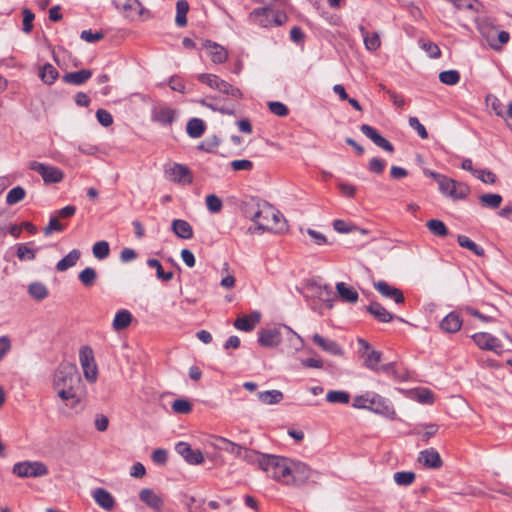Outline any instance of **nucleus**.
Segmentation results:
<instances>
[{
    "label": "nucleus",
    "mask_w": 512,
    "mask_h": 512,
    "mask_svg": "<svg viewBox=\"0 0 512 512\" xmlns=\"http://www.w3.org/2000/svg\"><path fill=\"white\" fill-rule=\"evenodd\" d=\"M79 360L87 381L93 383L97 380L98 369L95 363L93 350L89 346H83L79 350Z\"/></svg>",
    "instance_id": "6e6552de"
},
{
    "label": "nucleus",
    "mask_w": 512,
    "mask_h": 512,
    "mask_svg": "<svg viewBox=\"0 0 512 512\" xmlns=\"http://www.w3.org/2000/svg\"><path fill=\"white\" fill-rule=\"evenodd\" d=\"M268 107L269 110L276 116L285 117L289 113L287 106L278 101L269 102Z\"/></svg>",
    "instance_id": "0e129e2a"
},
{
    "label": "nucleus",
    "mask_w": 512,
    "mask_h": 512,
    "mask_svg": "<svg viewBox=\"0 0 512 512\" xmlns=\"http://www.w3.org/2000/svg\"><path fill=\"white\" fill-rule=\"evenodd\" d=\"M206 206L211 213H218L223 207L222 200L215 194L206 196Z\"/></svg>",
    "instance_id": "13d9d810"
},
{
    "label": "nucleus",
    "mask_w": 512,
    "mask_h": 512,
    "mask_svg": "<svg viewBox=\"0 0 512 512\" xmlns=\"http://www.w3.org/2000/svg\"><path fill=\"white\" fill-rule=\"evenodd\" d=\"M462 326V319L459 314L455 312L449 313L441 322V328L445 332L455 333L460 330Z\"/></svg>",
    "instance_id": "c756f323"
},
{
    "label": "nucleus",
    "mask_w": 512,
    "mask_h": 512,
    "mask_svg": "<svg viewBox=\"0 0 512 512\" xmlns=\"http://www.w3.org/2000/svg\"><path fill=\"white\" fill-rule=\"evenodd\" d=\"M81 252L78 249L71 250L65 257H63L56 265V269L60 272L66 271L76 265L80 259Z\"/></svg>",
    "instance_id": "473e14b6"
},
{
    "label": "nucleus",
    "mask_w": 512,
    "mask_h": 512,
    "mask_svg": "<svg viewBox=\"0 0 512 512\" xmlns=\"http://www.w3.org/2000/svg\"><path fill=\"white\" fill-rule=\"evenodd\" d=\"M92 252L95 258L103 260L109 256L110 246L107 241H98L92 247Z\"/></svg>",
    "instance_id": "8fccbe9b"
},
{
    "label": "nucleus",
    "mask_w": 512,
    "mask_h": 512,
    "mask_svg": "<svg viewBox=\"0 0 512 512\" xmlns=\"http://www.w3.org/2000/svg\"><path fill=\"white\" fill-rule=\"evenodd\" d=\"M81 386H72L71 388L62 389L57 391V396L65 404V406L74 409L81 402Z\"/></svg>",
    "instance_id": "412c9836"
},
{
    "label": "nucleus",
    "mask_w": 512,
    "mask_h": 512,
    "mask_svg": "<svg viewBox=\"0 0 512 512\" xmlns=\"http://www.w3.org/2000/svg\"><path fill=\"white\" fill-rule=\"evenodd\" d=\"M284 331L289 335V342L291 347L295 351H299L304 347V340L300 335H298L295 331H293L290 327L284 326Z\"/></svg>",
    "instance_id": "4d7b16f0"
},
{
    "label": "nucleus",
    "mask_w": 512,
    "mask_h": 512,
    "mask_svg": "<svg viewBox=\"0 0 512 512\" xmlns=\"http://www.w3.org/2000/svg\"><path fill=\"white\" fill-rule=\"evenodd\" d=\"M367 311L380 322L387 323L393 319V315L378 302H371Z\"/></svg>",
    "instance_id": "c85d7f7f"
},
{
    "label": "nucleus",
    "mask_w": 512,
    "mask_h": 512,
    "mask_svg": "<svg viewBox=\"0 0 512 512\" xmlns=\"http://www.w3.org/2000/svg\"><path fill=\"white\" fill-rule=\"evenodd\" d=\"M140 500L154 511H161L164 501L160 495L152 489L144 488L139 493Z\"/></svg>",
    "instance_id": "b1692460"
},
{
    "label": "nucleus",
    "mask_w": 512,
    "mask_h": 512,
    "mask_svg": "<svg viewBox=\"0 0 512 512\" xmlns=\"http://www.w3.org/2000/svg\"><path fill=\"white\" fill-rule=\"evenodd\" d=\"M439 80L445 85H456L460 81V74L457 70L442 71L439 74Z\"/></svg>",
    "instance_id": "864d4df0"
},
{
    "label": "nucleus",
    "mask_w": 512,
    "mask_h": 512,
    "mask_svg": "<svg viewBox=\"0 0 512 512\" xmlns=\"http://www.w3.org/2000/svg\"><path fill=\"white\" fill-rule=\"evenodd\" d=\"M362 357L364 358V366L372 371H375L380 365L382 354L379 351L370 350Z\"/></svg>",
    "instance_id": "a19ab883"
},
{
    "label": "nucleus",
    "mask_w": 512,
    "mask_h": 512,
    "mask_svg": "<svg viewBox=\"0 0 512 512\" xmlns=\"http://www.w3.org/2000/svg\"><path fill=\"white\" fill-rule=\"evenodd\" d=\"M112 2L116 9L131 21L139 19L145 11L138 0H112Z\"/></svg>",
    "instance_id": "f8f14e48"
},
{
    "label": "nucleus",
    "mask_w": 512,
    "mask_h": 512,
    "mask_svg": "<svg viewBox=\"0 0 512 512\" xmlns=\"http://www.w3.org/2000/svg\"><path fill=\"white\" fill-rule=\"evenodd\" d=\"M176 452L191 465H199L204 462V456L200 450H193L186 442H179L175 446Z\"/></svg>",
    "instance_id": "dca6fc26"
},
{
    "label": "nucleus",
    "mask_w": 512,
    "mask_h": 512,
    "mask_svg": "<svg viewBox=\"0 0 512 512\" xmlns=\"http://www.w3.org/2000/svg\"><path fill=\"white\" fill-rule=\"evenodd\" d=\"M373 286L384 298L391 299L397 304L404 302L402 291L389 283L385 281H375L373 282Z\"/></svg>",
    "instance_id": "aec40b11"
},
{
    "label": "nucleus",
    "mask_w": 512,
    "mask_h": 512,
    "mask_svg": "<svg viewBox=\"0 0 512 512\" xmlns=\"http://www.w3.org/2000/svg\"><path fill=\"white\" fill-rule=\"evenodd\" d=\"M165 175L170 181L182 185L191 184L193 181L190 169L183 164L174 163L170 165L166 168Z\"/></svg>",
    "instance_id": "ddd939ff"
},
{
    "label": "nucleus",
    "mask_w": 512,
    "mask_h": 512,
    "mask_svg": "<svg viewBox=\"0 0 512 512\" xmlns=\"http://www.w3.org/2000/svg\"><path fill=\"white\" fill-rule=\"evenodd\" d=\"M186 131L191 138H199L205 131V123L202 119L192 118L187 123Z\"/></svg>",
    "instance_id": "f704fd0d"
},
{
    "label": "nucleus",
    "mask_w": 512,
    "mask_h": 512,
    "mask_svg": "<svg viewBox=\"0 0 512 512\" xmlns=\"http://www.w3.org/2000/svg\"><path fill=\"white\" fill-rule=\"evenodd\" d=\"M96 118L98 122L104 127H109L113 124L112 115L105 109H98L96 112Z\"/></svg>",
    "instance_id": "774afa93"
},
{
    "label": "nucleus",
    "mask_w": 512,
    "mask_h": 512,
    "mask_svg": "<svg viewBox=\"0 0 512 512\" xmlns=\"http://www.w3.org/2000/svg\"><path fill=\"white\" fill-rule=\"evenodd\" d=\"M267 456L268 454H262L255 450L244 448L241 458L246 460L248 463L256 464L261 469L262 463L265 462Z\"/></svg>",
    "instance_id": "e433bc0d"
},
{
    "label": "nucleus",
    "mask_w": 512,
    "mask_h": 512,
    "mask_svg": "<svg viewBox=\"0 0 512 512\" xmlns=\"http://www.w3.org/2000/svg\"><path fill=\"white\" fill-rule=\"evenodd\" d=\"M147 265L156 270L157 278H159L163 281H170L173 279V276H174L173 272L172 271L165 272L163 270V267H162L160 261H158L157 259H148Z\"/></svg>",
    "instance_id": "49530a36"
},
{
    "label": "nucleus",
    "mask_w": 512,
    "mask_h": 512,
    "mask_svg": "<svg viewBox=\"0 0 512 512\" xmlns=\"http://www.w3.org/2000/svg\"><path fill=\"white\" fill-rule=\"evenodd\" d=\"M417 461L428 469H439L443 465L440 454L434 448L420 451Z\"/></svg>",
    "instance_id": "6ab92c4d"
},
{
    "label": "nucleus",
    "mask_w": 512,
    "mask_h": 512,
    "mask_svg": "<svg viewBox=\"0 0 512 512\" xmlns=\"http://www.w3.org/2000/svg\"><path fill=\"white\" fill-rule=\"evenodd\" d=\"M486 104L495 112L497 116L504 117L505 107L496 96L488 95L486 97Z\"/></svg>",
    "instance_id": "6e6d98bb"
},
{
    "label": "nucleus",
    "mask_w": 512,
    "mask_h": 512,
    "mask_svg": "<svg viewBox=\"0 0 512 512\" xmlns=\"http://www.w3.org/2000/svg\"><path fill=\"white\" fill-rule=\"evenodd\" d=\"M457 241L461 247L468 249L469 251L473 252L475 255L484 256V254H485L484 249L481 246L477 245L469 237H467L465 235H459L457 238Z\"/></svg>",
    "instance_id": "c03bdc74"
},
{
    "label": "nucleus",
    "mask_w": 512,
    "mask_h": 512,
    "mask_svg": "<svg viewBox=\"0 0 512 512\" xmlns=\"http://www.w3.org/2000/svg\"><path fill=\"white\" fill-rule=\"evenodd\" d=\"M258 399L268 405H274L282 401L283 393L279 390H269L264 392H259L257 394Z\"/></svg>",
    "instance_id": "4c0bfd02"
},
{
    "label": "nucleus",
    "mask_w": 512,
    "mask_h": 512,
    "mask_svg": "<svg viewBox=\"0 0 512 512\" xmlns=\"http://www.w3.org/2000/svg\"><path fill=\"white\" fill-rule=\"evenodd\" d=\"M352 406L357 409H366L384 416H393L395 411L387 400L374 392H366L353 399Z\"/></svg>",
    "instance_id": "7ed1b4c3"
},
{
    "label": "nucleus",
    "mask_w": 512,
    "mask_h": 512,
    "mask_svg": "<svg viewBox=\"0 0 512 512\" xmlns=\"http://www.w3.org/2000/svg\"><path fill=\"white\" fill-rule=\"evenodd\" d=\"M457 9L477 11L479 3L477 0H449Z\"/></svg>",
    "instance_id": "680f3d73"
},
{
    "label": "nucleus",
    "mask_w": 512,
    "mask_h": 512,
    "mask_svg": "<svg viewBox=\"0 0 512 512\" xmlns=\"http://www.w3.org/2000/svg\"><path fill=\"white\" fill-rule=\"evenodd\" d=\"M502 200V196L496 193H487L479 196V201L482 206L491 209L498 208L501 205Z\"/></svg>",
    "instance_id": "79ce46f5"
},
{
    "label": "nucleus",
    "mask_w": 512,
    "mask_h": 512,
    "mask_svg": "<svg viewBox=\"0 0 512 512\" xmlns=\"http://www.w3.org/2000/svg\"><path fill=\"white\" fill-rule=\"evenodd\" d=\"M26 196V191L21 186L12 188L6 195V203L8 205H15L22 201Z\"/></svg>",
    "instance_id": "de8ad7c7"
},
{
    "label": "nucleus",
    "mask_w": 512,
    "mask_h": 512,
    "mask_svg": "<svg viewBox=\"0 0 512 512\" xmlns=\"http://www.w3.org/2000/svg\"><path fill=\"white\" fill-rule=\"evenodd\" d=\"M304 296L307 298H316L322 302L328 303L332 307L331 301L334 294L332 288L328 285H321L316 281H308L304 288Z\"/></svg>",
    "instance_id": "9b49d317"
},
{
    "label": "nucleus",
    "mask_w": 512,
    "mask_h": 512,
    "mask_svg": "<svg viewBox=\"0 0 512 512\" xmlns=\"http://www.w3.org/2000/svg\"><path fill=\"white\" fill-rule=\"evenodd\" d=\"M92 76V71L89 69H82L75 72L66 73L63 76V81L72 85H81L85 83Z\"/></svg>",
    "instance_id": "cd10ccee"
},
{
    "label": "nucleus",
    "mask_w": 512,
    "mask_h": 512,
    "mask_svg": "<svg viewBox=\"0 0 512 512\" xmlns=\"http://www.w3.org/2000/svg\"><path fill=\"white\" fill-rule=\"evenodd\" d=\"M94 501L104 510L110 511L115 506L112 494L104 488H96L92 493Z\"/></svg>",
    "instance_id": "a878e982"
},
{
    "label": "nucleus",
    "mask_w": 512,
    "mask_h": 512,
    "mask_svg": "<svg viewBox=\"0 0 512 512\" xmlns=\"http://www.w3.org/2000/svg\"><path fill=\"white\" fill-rule=\"evenodd\" d=\"M22 15H23V31L25 33H30L32 31V28H33V24L32 23H33V20L35 18V15L28 8H24L23 9Z\"/></svg>",
    "instance_id": "338daca9"
},
{
    "label": "nucleus",
    "mask_w": 512,
    "mask_h": 512,
    "mask_svg": "<svg viewBox=\"0 0 512 512\" xmlns=\"http://www.w3.org/2000/svg\"><path fill=\"white\" fill-rule=\"evenodd\" d=\"M364 39V45L369 51H376L380 47V38L377 33L369 35L363 26L359 27Z\"/></svg>",
    "instance_id": "ea45409f"
},
{
    "label": "nucleus",
    "mask_w": 512,
    "mask_h": 512,
    "mask_svg": "<svg viewBox=\"0 0 512 512\" xmlns=\"http://www.w3.org/2000/svg\"><path fill=\"white\" fill-rule=\"evenodd\" d=\"M176 18L175 22L179 27H184L187 24V13L189 11V4L185 0H179L176 3Z\"/></svg>",
    "instance_id": "37998d69"
},
{
    "label": "nucleus",
    "mask_w": 512,
    "mask_h": 512,
    "mask_svg": "<svg viewBox=\"0 0 512 512\" xmlns=\"http://www.w3.org/2000/svg\"><path fill=\"white\" fill-rule=\"evenodd\" d=\"M336 291L342 301L348 303H355L358 300V292L351 286H348L344 282H338L336 284Z\"/></svg>",
    "instance_id": "7c9ffc66"
},
{
    "label": "nucleus",
    "mask_w": 512,
    "mask_h": 512,
    "mask_svg": "<svg viewBox=\"0 0 512 512\" xmlns=\"http://www.w3.org/2000/svg\"><path fill=\"white\" fill-rule=\"evenodd\" d=\"M29 295L37 301H42L48 297L49 291L45 284L41 282H33L28 287Z\"/></svg>",
    "instance_id": "c9c22d12"
},
{
    "label": "nucleus",
    "mask_w": 512,
    "mask_h": 512,
    "mask_svg": "<svg viewBox=\"0 0 512 512\" xmlns=\"http://www.w3.org/2000/svg\"><path fill=\"white\" fill-rule=\"evenodd\" d=\"M438 186L442 194L454 200L464 199L469 193V187L466 184L457 182L447 176L443 178Z\"/></svg>",
    "instance_id": "1a4fd4ad"
},
{
    "label": "nucleus",
    "mask_w": 512,
    "mask_h": 512,
    "mask_svg": "<svg viewBox=\"0 0 512 512\" xmlns=\"http://www.w3.org/2000/svg\"><path fill=\"white\" fill-rule=\"evenodd\" d=\"M216 90H218L219 92H221L225 95H229L234 99H240L242 97V93H241L240 89L232 86L230 83H228L227 81H225L221 78L218 82Z\"/></svg>",
    "instance_id": "a18cd8bd"
},
{
    "label": "nucleus",
    "mask_w": 512,
    "mask_h": 512,
    "mask_svg": "<svg viewBox=\"0 0 512 512\" xmlns=\"http://www.w3.org/2000/svg\"><path fill=\"white\" fill-rule=\"evenodd\" d=\"M472 339L482 350L493 351L497 354L502 352V344L500 340L487 332L475 333L472 335Z\"/></svg>",
    "instance_id": "4468645a"
},
{
    "label": "nucleus",
    "mask_w": 512,
    "mask_h": 512,
    "mask_svg": "<svg viewBox=\"0 0 512 512\" xmlns=\"http://www.w3.org/2000/svg\"><path fill=\"white\" fill-rule=\"evenodd\" d=\"M172 410L176 414H189L192 411V404L189 400L180 398L172 403Z\"/></svg>",
    "instance_id": "5fc2aeb1"
},
{
    "label": "nucleus",
    "mask_w": 512,
    "mask_h": 512,
    "mask_svg": "<svg viewBox=\"0 0 512 512\" xmlns=\"http://www.w3.org/2000/svg\"><path fill=\"white\" fill-rule=\"evenodd\" d=\"M477 22L478 30L489 47L495 51H501L510 40V34L507 31H499L488 19L477 20Z\"/></svg>",
    "instance_id": "39448f33"
},
{
    "label": "nucleus",
    "mask_w": 512,
    "mask_h": 512,
    "mask_svg": "<svg viewBox=\"0 0 512 512\" xmlns=\"http://www.w3.org/2000/svg\"><path fill=\"white\" fill-rule=\"evenodd\" d=\"M13 473L21 478H36L48 474L47 466L40 461H23L13 466Z\"/></svg>",
    "instance_id": "0eeeda50"
},
{
    "label": "nucleus",
    "mask_w": 512,
    "mask_h": 512,
    "mask_svg": "<svg viewBox=\"0 0 512 512\" xmlns=\"http://www.w3.org/2000/svg\"><path fill=\"white\" fill-rule=\"evenodd\" d=\"M17 257L21 261L34 260L36 257V251L27 247L25 244H19L17 247Z\"/></svg>",
    "instance_id": "bf43d9fd"
},
{
    "label": "nucleus",
    "mask_w": 512,
    "mask_h": 512,
    "mask_svg": "<svg viewBox=\"0 0 512 512\" xmlns=\"http://www.w3.org/2000/svg\"><path fill=\"white\" fill-rule=\"evenodd\" d=\"M197 79H198L201 83H203V84H205V85H207V86H209L210 88L215 89V90H216L217 85H218V82H219V80H220V78H219L217 75H215V74H209V73L199 74V75L197 76Z\"/></svg>",
    "instance_id": "e2e57ef3"
},
{
    "label": "nucleus",
    "mask_w": 512,
    "mask_h": 512,
    "mask_svg": "<svg viewBox=\"0 0 512 512\" xmlns=\"http://www.w3.org/2000/svg\"><path fill=\"white\" fill-rule=\"evenodd\" d=\"M261 314L257 311L249 314L238 317L234 321V327L237 330L249 332L255 328V326L260 321Z\"/></svg>",
    "instance_id": "393cba45"
},
{
    "label": "nucleus",
    "mask_w": 512,
    "mask_h": 512,
    "mask_svg": "<svg viewBox=\"0 0 512 512\" xmlns=\"http://www.w3.org/2000/svg\"><path fill=\"white\" fill-rule=\"evenodd\" d=\"M360 131L369 138L375 145L382 148L383 150L392 153L394 151L393 145L384 138L378 131L368 124H362Z\"/></svg>",
    "instance_id": "a211bd4d"
},
{
    "label": "nucleus",
    "mask_w": 512,
    "mask_h": 512,
    "mask_svg": "<svg viewBox=\"0 0 512 512\" xmlns=\"http://www.w3.org/2000/svg\"><path fill=\"white\" fill-rule=\"evenodd\" d=\"M29 168L40 174L46 184L59 183L64 178V173L61 169L48 164L32 161L29 164Z\"/></svg>",
    "instance_id": "9d476101"
},
{
    "label": "nucleus",
    "mask_w": 512,
    "mask_h": 512,
    "mask_svg": "<svg viewBox=\"0 0 512 512\" xmlns=\"http://www.w3.org/2000/svg\"><path fill=\"white\" fill-rule=\"evenodd\" d=\"M203 48L207 51V54L214 64H223L228 59L229 54L226 48L216 42L205 40L203 42Z\"/></svg>",
    "instance_id": "f3484780"
},
{
    "label": "nucleus",
    "mask_w": 512,
    "mask_h": 512,
    "mask_svg": "<svg viewBox=\"0 0 512 512\" xmlns=\"http://www.w3.org/2000/svg\"><path fill=\"white\" fill-rule=\"evenodd\" d=\"M326 400L329 403L347 404L350 400V395L346 391L331 390L327 393Z\"/></svg>",
    "instance_id": "3c124183"
},
{
    "label": "nucleus",
    "mask_w": 512,
    "mask_h": 512,
    "mask_svg": "<svg viewBox=\"0 0 512 512\" xmlns=\"http://www.w3.org/2000/svg\"><path fill=\"white\" fill-rule=\"evenodd\" d=\"M78 278L84 286L90 287L95 283L97 279V273L95 269L86 267L79 273Z\"/></svg>",
    "instance_id": "603ef678"
},
{
    "label": "nucleus",
    "mask_w": 512,
    "mask_h": 512,
    "mask_svg": "<svg viewBox=\"0 0 512 512\" xmlns=\"http://www.w3.org/2000/svg\"><path fill=\"white\" fill-rule=\"evenodd\" d=\"M244 213L247 218L256 223L259 230L282 232L286 229L282 214L267 202L247 203Z\"/></svg>",
    "instance_id": "f03ea898"
},
{
    "label": "nucleus",
    "mask_w": 512,
    "mask_h": 512,
    "mask_svg": "<svg viewBox=\"0 0 512 512\" xmlns=\"http://www.w3.org/2000/svg\"><path fill=\"white\" fill-rule=\"evenodd\" d=\"M176 114V110L168 106H158L153 108L151 118L154 122L166 126L173 123Z\"/></svg>",
    "instance_id": "4be33fe9"
},
{
    "label": "nucleus",
    "mask_w": 512,
    "mask_h": 512,
    "mask_svg": "<svg viewBox=\"0 0 512 512\" xmlns=\"http://www.w3.org/2000/svg\"><path fill=\"white\" fill-rule=\"evenodd\" d=\"M132 322V314L126 309L119 310L112 322V327L115 331L126 329Z\"/></svg>",
    "instance_id": "2f4dec72"
},
{
    "label": "nucleus",
    "mask_w": 512,
    "mask_h": 512,
    "mask_svg": "<svg viewBox=\"0 0 512 512\" xmlns=\"http://www.w3.org/2000/svg\"><path fill=\"white\" fill-rule=\"evenodd\" d=\"M250 19L253 23L267 28L272 26H281L286 23L288 17L286 13L271 8H257L250 13Z\"/></svg>",
    "instance_id": "423d86ee"
},
{
    "label": "nucleus",
    "mask_w": 512,
    "mask_h": 512,
    "mask_svg": "<svg viewBox=\"0 0 512 512\" xmlns=\"http://www.w3.org/2000/svg\"><path fill=\"white\" fill-rule=\"evenodd\" d=\"M171 228L174 234L181 239H191L193 237L192 226L186 220H173Z\"/></svg>",
    "instance_id": "bb28decb"
},
{
    "label": "nucleus",
    "mask_w": 512,
    "mask_h": 512,
    "mask_svg": "<svg viewBox=\"0 0 512 512\" xmlns=\"http://www.w3.org/2000/svg\"><path fill=\"white\" fill-rule=\"evenodd\" d=\"M285 325L262 329L259 331L258 342L264 347H275L282 341V334Z\"/></svg>",
    "instance_id": "2eb2a0df"
},
{
    "label": "nucleus",
    "mask_w": 512,
    "mask_h": 512,
    "mask_svg": "<svg viewBox=\"0 0 512 512\" xmlns=\"http://www.w3.org/2000/svg\"><path fill=\"white\" fill-rule=\"evenodd\" d=\"M421 48L429 55L431 58H438L441 55L440 48L437 44L431 41H420Z\"/></svg>",
    "instance_id": "052dcab7"
},
{
    "label": "nucleus",
    "mask_w": 512,
    "mask_h": 512,
    "mask_svg": "<svg viewBox=\"0 0 512 512\" xmlns=\"http://www.w3.org/2000/svg\"><path fill=\"white\" fill-rule=\"evenodd\" d=\"M312 340L323 351H325L331 355H334V356H342L343 355V349L334 340L327 339L318 333H315L313 335Z\"/></svg>",
    "instance_id": "5701e85b"
},
{
    "label": "nucleus",
    "mask_w": 512,
    "mask_h": 512,
    "mask_svg": "<svg viewBox=\"0 0 512 512\" xmlns=\"http://www.w3.org/2000/svg\"><path fill=\"white\" fill-rule=\"evenodd\" d=\"M474 176L484 183L494 184L496 182V175L489 169H479L474 172Z\"/></svg>",
    "instance_id": "69168bd1"
},
{
    "label": "nucleus",
    "mask_w": 512,
    "mask_h": 512,
    "mask_svg": "<svg viewBox=\"0 0 512 512\" xmlns=\"http://www.w3.org/2000/svg\"><path fill=\"white\" fill-rule=\"evenodd\" d=\"M261 470L271 479L289 486H301L315 481L318 472L307 464L283 456L268 454Z\"/></svg>",
    "instance_id": "f257e3e1"
},
{
    "label": "nucleus",
    "mask_w": 512,
    "mask_h": 512,
    "mask_svg": "<svg viewBox=\"0 0 512 512\" xmlns=\"http://www.w3.org/2000/svg\"><path fill=\"white\" fill-rule=\"evenodd\" d=\"M59 73L57 69L50 63L44 64L39 70V77L48 85H51L58 78Z\"/></svg>",
    "instance_id": "72a5a7b5"
},
{
    "label": "nucleus",
    "mask_w": 512,
    "mask_h": 512,
    "mask_svg": "<svg viewBox=\"0 0 512 512\" xmlns=\"http://www.w3.org/2000/svg\"><path fill=\"white\" fill-rule=\"evenodd\" d=\"M428 230L438 237H446L449 234L445 223L438 219H430L426 223Z\"/></svg>",
    "instance_id": "58836bf2"
},
{
    "label": "nucleus",
    "mask_w": 512,
    "mask_h": 512,
    "mask_svg": "<svg viewBox=\"0 0 512 512\" xmlns=\"http://www.w3.org/2000/svg\"><path fill=\"white\" fill-rule=\"evenodd\" d=\"M81 377L76 365L65 362L56 369L53 377V389L55 392L72 386H81Z\"/></svg>",
    "instance_id": "20e7f679"
},
{
    "label": "nucleus",
    "mask_w": 512,
    "mask_h": 512,
    "mask_svg": "<svg viewBox=\"0 0 512 512\" xmlns=\"http://www.w3.org/2000/svg\"><path fill=\"white\" fill-rule=\"evenodd\" d=\"M415 473L412 471H400L396 472L393 475V479L397 485L400 486H409L415 480Z\"/></svg>",
    "instance_id": "09e8293b"
}]
</instances>
